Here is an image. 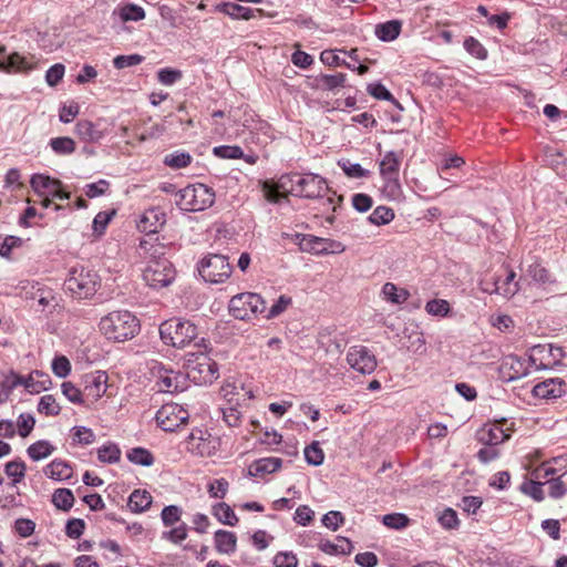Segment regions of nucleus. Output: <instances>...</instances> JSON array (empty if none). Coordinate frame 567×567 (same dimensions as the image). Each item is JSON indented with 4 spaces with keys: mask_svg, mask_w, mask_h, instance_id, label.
Returning <instances> with one entry per match:
<instances>
[{
    "mask_svg": "<svg viewBox=\"0 0 567 567\" xmlns=\"http://www.w3.org/2000/svg\"><path fill=\"white\" fill-rule=\"evenodd\" d=\"M43 472L45 476L54 481H65L73 475L72 466L68 462L58 458L48 464Z\"/></svg>",
    "mask_w": 567,
    "mask_h": 567,
    "instance_id": "b1692460",
    "label": "nucleus"
},
{
    "mask_svg": "<svg viewBox=\"0 0 567 567\" xmlns=\"http://www.w3.org/2000/svg\"><path fill=\"white\" fill-rule=\"evenodd\" d=\"M198 271L205 281L220 284L230 277L233 267L226 256L208 254L200 260Z\"/></svg>",
    "mask_w": 567,
    "mask_h": 567,
    "instance_id": "1a4fd4ad",
    "label": "nucleus"
},
{
    "mask_svg": "<svg viewBox=\"0 0 567 567\" xmlns=\"http://www.w3.org/2000/svg\"><path fill=\"white\" fill-rule=\"evenodd\" d=\"M192 159L193 158L189 153L175 151L165 155L163 163L173 169H179L187 167L192 163Z\"/></svg>",
    "mask_w": 567,
    "mask_h": 567,
    "instance_id": "c9c22d12",
    "label": "nucleus"
},
{
    "mask_svg": "<svg viewBox=\"0 0 567 567\" xmlns=\"http://www.w3.org/2000/svg\"><path fill=\"white\" fill-rule=\"evenodd\" d=\"M113 14H117L123 22L140 21L145 18V11L142 7L127 3L114 10Z\"/></svg>",
    "mask_w": 567,
    "mask_h": 567,
    "instance_id": "72a5a7b5",
    "label": "nucleus"
},
{
    "mask_svg": "<svg viewBox=\"0 0 567 567\" xmlns=\"http://www.w3.org/2000/svg\"><path fill=\"white\" fill-rule=\"evenodd\" d=\"M182 76V71L171 68H164L157 72V79L164 85H173L178 80H181Z\"/></svg>",
    "mask_w": 567,
    "mask_h": 567,
    "instance_id": "e2e57ef3",
    "label": "nucleus"
},
{
    "mask_svg": "<svg viewBox=\"0 0 567 567\" xmlns=\"http://www.w3.org/2000/svg\"><path fill=\"white\" fill-rule=\"evenodd\" d=\"M229 487V483L225 478L214 480L208 485V493L210 497L214 498H224L227 494Z\"/></svg>",
    "mask_w": 567,
    "mask_h": 567,
    "instance_id": "69168bd1",
    "label": "nucleus"
},
{
    "mask_svg": "<svg viewBox=\"0 0 567 567\" xmlns=\"http://www.w3.org/2000/svg\"><path fill=\"white\" fill-rule=\"evenodd\" d=\"M158 426L166 432H173L189 419V412L177 403L164 404L156 413Z\"/></svg>",
    "mask_w": 567,
    "mask_h": 567,
    "instance_id": "f8f14e48",
    "label": "nucleus"
},
{
    "mask_svg": "<svg viewBox=\"0 0 567 567\" xmlns=\"http://www.w3.org/2000/svg\"><path fill=\"white\" fill-rule=\"evenodd\" d=\"M347 362L353 370L362 374H370L377 368L374 354L364 346L350 347L347 352Z\"/></svg>",
    "mask_w": 567,
    "mask_h": 567,
    "instance_id": "2eb2a0df",
    "label": "nucleus"
},
{
    "mask_svg": "<svg viewBox=\"0 0 567 567\" xmlns=\"http://www.w3.org/2000/svg\"><path fill=\"white\" fill-rule=\"evenodd\" d=\"M282 461L279 457H265L255 461L249 466V475L251 476H264L265 474H271L281 467Z\"/></svg>",
    "mask_w": 567,
    "mask_h": 567,
    "instance_id": "393cba45",
    "label": "nucleus"
},
{
    "mask_svg": "<svg viewBox=\"0 0 567 567\" xmlns=\"http://www.w3.org/2000/svg\"><path fill=\"white\" fill-rule=\"evenodd\" d=\"M215 202V193L204 184H193L179 189L175 194V203L186 212H202Z\"/></svg>",
    "mask_w": 567,
    "mask_h": 567,
    "instance_id": "6e6552de",
    "label": "nucleus"
},
{
    "mask_svg": "<svg viewBox=\"0 0 567 567\" xmlns=\"http://www.w3.org/2000/svg\"><path fill=\"white\" fill-rule=\"evenodd\" d=\"M37 375L44 377L42 385L38 386L35 383H33V374H30L28 378H23L13 371H9L8 373L3 374L0 386L9 394L19 385H23L24 389L30 393H40L41 391L49 390L52 385L50 377L43 372H37Z\"/></svg>",
    "mask_w": 567,
    "mask_h": 567,
    "instance_id": "ddd939ff",
    "label": "nucleus"
},
{
    "mask_svg": "<svg viewBox=\"0 0 567 567\" xmlns=\"http://www.w3.org/2000/svg\"><path fill=\"white\" fill-rule=\"evenodd\" d=\"M402 22L399 20H391L375 25L374 33L377 38L383 42H391L395 40L401 32Z\"/></svg>",
    "mask_w": 567,
    "mask_h": 567,
    "instance_id": "a878e982",
    "label": "nucleus"
},
{
    "mask_svg": "<svg viewBox=\"0 0 567 567\" xmlns=\"http://www.w3.org/2000/svg\"><path fill=\"white\" fill-rule=\"evenodd\" d=\"M305 458L308 464L319 466L323 463L324 454L318 442H313L305 449Z\"/></svg>",
    "mask_w": 567,
    "mask_h": 567,
    "instance_id": "5fc2aeb1",
    "label": "nucleus"
},
{
    "mask_svg": "<svg viewBox=\"0 0 567 567\" xmlns=\"http://www.w3.org/2000/svg\"><path fill=\"white\" fill-rule=\"evenodd\" d=\"M62 393L74 404H85L83 390L78 389L71 382H63L61 385Z\"/></svg>",
    "mask_w": 567,
    "mask_h": 567,
    "instance_id": "6e6d98bb",
    "label": "nucleus"
},
{
    "mask_svg": "<svg viewBox=\"0 0 567 567\" xmlns=\"http://www.w3.org/2000/svg\"><path fill=\"white\" fill-rule=\"evenodd\" d=\"M53 504L63 511H69L74 503L73 493L68 488H58L52 496Z\"/></svg>",
    "mask_w": 567,
    "mask_h": 567,
    "instance_id": "c03bdc74",
    "label": "nucleus"
},
{
    "mask_svg": "<svg viewBox=\"0 0 567 567\" xmlns=\"http://www.w3.org/2000/svg\"><path fill=\"white\" fill-rule=\"evenodd\" d=\"M213 515L223 524L235 526L238 523L233 508L226 503H218L213 506Z\"/></svg>",
    "mask_w": 567,
    "mask_h": 567,
    "instance_id": "f704fd0d",
    "label": "nucleus"
},
{
    "mask_svg": "<svg viewBox=\"0 0 567 567\" xmlns=\"http://www.w3.org/2000/svg\"><path fill=\"white\" fill-rule=\"evenodd\" d=\"M152 372L157 378L156 384L159 392L173 393L179 390L182 379L179 373L165 368L158 362L153 365Z\"/></svg>",
    "mask_w": 567,
    "mask_h": 567,
    "instance_id": "6ab92c4d",
    "label": "nucleus"
},
{
    "mask_svg": "<svg viewBox=\"0 0 567 567\" xmlns=\"http://www.w3.org/2000/svg\"><path fill=\"white\" fill-rule=\"evenodd\" d=\"M213 153L220 158L237 159L244 156L241 147L237 145H221L216 146Z\"/></svg>",
    "mask_w": 567,
    "mask_h": 567,
    "instance_id": "13d9d810",
    "label": "nucleus"
},
{
    "mask_svg": "<svg viewBox=\"0 0 567 567\" xmlns=\"http://www.w3.org/2000/svg\"><path fill=\"white\" fill-rule=\"evenodd\" d=\"M218 10L233 19L249 20L255 17L252 9L231 2L219 4Z\"/></svg>",
    "mask_w": 567,
    "mask_h": 567,
    "instance_id": "2f4dec72",
    "label": "nucleus"
},
{
    "mask_svg": "<svg viewBox=\"0 0 567 567\" xmlns=\"http://www.w3.org/2000/svg\"><path fill=\"white\" fill-rule=\"evenodd\" d=\"M100 286L97 274L84 266H74L70 269L64 281V288L78 299L92 297Z\"/></svg>",
    "mask_w": 567,
    "mask_h": 567,
    "instance_id": "0eeeda50",
    "label": "nucleus"
},
{
    "mask_svg": "<svg viewBox=\"0 0 567 567\" xmlns=\"http://www.w3.org/2000/svg\"><path fill=\"white\" fill-rule=\"evenodd\" d=\"M401 162V153L389 151L383 155L379 163V172L383 182L382 194L390 200H396L402 195V187L399 178Z\"/></svg>",
    "mask_w": 567,
    "mask_h": 567,
    "instance_id": "423d86ee",
    "label": "nucleus"
},
{
    "mask_svg": "<svg viewBox=\"0 0 567 567\" xmlns=\"http://www.w3.org/2000/svg\"><path fill=\"white\" fill-rule=\"evenodd\" d=\"M493 286L494 288L492 290L485 289V291L491 293L495 292L505 298L513 297L519 289L515 271L507 267H503L502 274L494 278Z\"/></svg>",
    "mask_w": 567,
    "mask_h": 567,
    "instance_id": "a211bd4d",
    "label": "nucleus"
},
{
    "mask_svg": "<svg viewBox=\"0 0 567 567\" xmlns=\"http://www.w3.org/2000/svg\"><path fill=\"white\" fill-rule=\"evenodd\" d=\"M32 69L30 62L17 52L7 53L4 47H0V71L22 72Z\"/></svg>",
    "mask_w": 567,
    "mask_h": 567,
    "instance_id": "4be33fe9",
    "label": "nucleus"
},
{
    "mask_svg": "<svg viewBox=\"0 0 567 567\" xmlns=\"http://www.w3.org/2000/svg\"><path fill=\"white\" fill-rule=\"evenodd\" d=\"M115 212H100L93 219L92 228L94 234L97 236H101L104 234L109 223L111 221L112 217L114 216Z\"/></svg>",
    "mask_w": 567,
    "mask_h": 567,
    "instance_id": "052dcab7",
    "label": "nucleus"
},
{
    "mask_svg": "<svg viewBox=\"0 0 567 567\" xmlns=\"http://www.w3.org/2000/svg\"><path fill=\"white\" fill-rule=\"evenodd\" d=\"M300 246L302 250L315 255L341 254L346 250L344 245L340 241L312 235H306Z\"/></svg>",
    "mask_w": 567,
    "mask_h": 567,
    "instance_id": "f3484780",
    "label": "nucleus"
},
{
    "mask_svg": "<svg viewBox=\"0 0 567 567\" xmlns=\"http://www.w3.org/2000/svg\"><path fill=\"white\" fill-rule=\"evenodd\" d=\"M544 483L538 482L532 477L530 481L522 484L520 489L524 494L530 496L536 502H542L545 498L543 491Z\"/></svg>",
    "mask_w": 567,
    "mask_h": 567,
    "instance_id": "8fccbe9b",
    "label": "nucleus"
},
{
    "mask_svg": "<svg viewBox=\"0 0 567 567\" xmlns=\"http://www.w3.org/2000/svg\"><path fill=\"white\" fill-rule=\"evenodd\" d=\"M265 301L258 293L243 292L234 296L229 301V312L239 320H250L264 312Z\"/></svg>",
    "mask_w": 567,
    "mask_h": 567,
    "instance_id": "9d476101",
    "label": "nucleus"
},
{
    "mask_svg": "<svg viewBox=\"0 0 567 567\" xmlns=\"http://www.w3.org/2000/svg\"><path fill=\"white\" fill-rule=\"evenodd\" d=\"M215 546L220 554H233L236 550V534L228 530L219 529L215 533Z\"/></svg>",
    "mask_w": 567,
    "mask_h": 567,
    "instance_id": "bb28decb",
    "label": "nucleus"
},
{
    "mask_svg": "<svg viewBox=\"0 0 567 567\" xmlns=\"http://www.w3.org/2000/svg\"><path fill=\"white\" fill-rule=\"evenodd\" d=\"M61 406L51 394L41 396L38 403V412L47 416H55L60 413Z\"/></svg>",
    "mask_w": 567,
    "mask_h": 567,
    "instance_id": "ea45409f",
    "label": "nucleus"
},
{
    "mask_svg": "<svg viewBox=\"0 0 567 567\" xmlns=\"http://www.w3.org/2000/svg\"><path fill=\"white\" fill-rule=\"evenodd\" d=\"M167 247L158 238H148L140 243L138 254L146 259L143 269V280L154 289L169 286L175 279L176 271L173 264L164 256Z\"/></svg>",
    "mask_w": 567,
    "mask_h": 567,
    "instance_id": "f257e3e1",
    "label": "nucleus"
},
{
    "mask_svg": "<svg viewBox=\"0 0 567 567\" xmlns=\"http://www.w3.org/2000/svg\"><path fill=\"white\" fill-rule=\"evenodd\" d=\"M101 333L115 342L133 339L141 329L140 320L128 310H116L102 317L99 323Z\"/></svg>",
    "mask_w": 567,
    "mask_h": 567,
    "instance_id": "7ed1b4c3",
    "label": "nucleus"
},
{
    "mask_svg": "<svg viewBox=\"0 0 567 567\" xmlns=\"http://www.w3.org/2000/svg\"><path fill=\"white\" fill-rule=\"evenodd\" d=\"M76 135L84 142H97L103 137V132L87 120H81L75 125Z\"/></svg>",
    "mask_w": 567,
    "mask_h": 567,
    "instance_id": "cd10ccee",
    "label": "nucleus"
},
{
    "mask_svg": "<svg viewBox=\"0 0 567 567\" xmlns=\"http://www.w3.org/2000/svg\"><path fill=\"white\" fill-rule=\"evenodd\" d=\"M463 47L465 51L471 54L472 56L478 59V60H486L487 59V50L485 47L474 37H467L465 38L463 42Z\"/></svg>",
    "mask_w": 567,
    "mask_h": 567,
    "instance_id": "a18cd8bd",
    "label": "nucleus"
},
{
    "mask_svg": "<svg viewBox=\"0 0 567 567\" xmlns=\"http://www.w3.org/2000/svg\"><path fill=\"white\" fill-rule=\"evenodd\" d=\"M381 293L384 300L394 305H401L405 302L410 297V292L406 289L398 288L392 282L384 284Z\"/></svg>",
    "mask_w": 567,
    "mask_h": 567,
    "instance_id": "c756f323",
    "label": "nucleus"
},
{
    "mask_svg": "<svg viewBox=\"0 0 567 567\" xmlns=\"http://www.w3.org/2000/svg\"><path fill=\"white\" fill-rule=\"evenodd\" d=\"M382 523L389 528L400 530L409 525L410 518L405 514L392 513L384 515Z\"/></svg>",
    "mask_w": 567,
    "mask_h": 567,
    "instance_id": "3c124183",
    "label": "nucleus"
},
{
    "mask_svg": "<svg viewBox=\"0 0 567 567\" xmlns=\"http://www.w3.org/2000/svg\"><path fill=\"white\" fill-rule=\"evenodd\" d=\"M73 444L90 445L95 441L94 432L86 426H74L71 430Z\"/></svg>",
    "mask_w": 567,
    "mask_h": 567,
    "instance_id": "a19ab883",
    "label": "nucleus"
},
{
    "mask_svg": "<svg viewBox=\"0 0 567 567\" xmlns=\"http://www.w3.org/2000/svg\"><path fill=\"white\" fill-rule=\"evenodd\" d=\"M368 93L377 100L390 101L395 104L399 109H402L401 104L394 99L391 92L381 83H371L367 87Z\"/></svg>",
    "mask_w": 567,
    "mask_h": 567,
    "instance_id": "49530a36",
    "label": "nucleus"
},
{
    "mask_svg": "<svg viewBox=\"0 0 567 567\" xmlns=\"http://www.w3.org/2000/svg\"><path fill=\"white\" fill-rule=\"evenodd\" d=\"M127 458L137 465L151 466L154 463L153 454L143 447H134L127 452Z\"/></svg>",
    "mask_w": 567,
    "mask_h": 567,
    "instance_id": "79ce46f5",
    "label": "nucleus"
},
{
    "mask_svg": "<svg viewBox=\"0 0 567 567\" xmlns=\"http://www.w3.org/2000/svg\"><path fill=\"white\" fill-rule=\"evenodd\" d=\"M513 423L503 419L492 425L484 426L477 432L478 441L484 445L497 446L511 437Z\"/></svg>",
    "mask_w": 567,
    "mask_h": 567,
    "instance_id": "dca6fc26",
    "label": "nucleus"
},
{
    "mask_svg": "<svg viewBox=\"0 0 567 567\" xmlns=\"http://www.w3.org/2000/svg\"><path fill=\"white\" fill-rule=\"evenodd\" d=\"M288 183L290 184L289 193L310 199H317L328 190L327 181L313 173H293L280 178L281 187H286Z\"/></svg>",
    "mask_w": 567,
    "mask_h": 567,
    "instance_id": "39448f33",
    "label": "nucleus"
},
{
    "mask_svg": "<svg viewBox=\"0 0 567 567\" xmlns=\"http://www.w3.org/2000/svg\"><path fill=\"white\" fill-rule=\"evenodd\" d=\"M51 367L53 373L59 378H65L71 372V363L64 355L55 357Z\"/></svg>",
    "mask_w": 567,
    "mask_h": 567,
    "instance_id": "0e129e2a",
    "label": "nucleus"
},
{
    "mask_svg": "<svg viewBox=\"0 0 567 567\" xmlns=\"http://www.w3.org/2000/svg\"><path fill=\"white\" fill-rule=\"evenodd\" d=\"M159 336L165 344L177 349H184L192 344L197 349L205 348L207 343L205 338L198 337L197 326L183 318H172L162 322Z\"/></svg>",
    "mask_w": 567,
    "mask_h": 567,
    "instance_id": "f03ea898",
    "label": "nucleus"
},
{
    "mask_svg": "<svg viewBox=\"0 0 567 567\" xmlns=\"http://www.w3.org/2000/svg\"><path fill=\"white\" fill-rule=\"evenodd\" d=\"M54 179L55 178H51L48 175L34 174L30 179V184L35 193L40 196H44L49 188L54 186Z\"/></svg>",
    "mask_w": 567,
    "mask_h": 567,
    "instance_id": "09e8293b",
    "label": "nucleus"
},
{
    "mask_svg": "<svg viewBox=\"0 0 567 567\" xmlns=\"http://www.w3.org/2000/svg\"><path fill=\"white\" fill-rule=\"evenodd\" d=\"M52 151L60 156H68L75 152V141L69 136L53 137L49 141Z\"/></svg>",
    "mask_w": 567,
    "mask_h": 567,
    "instance_id": "7c9ffc66",
    "label": "nucleus"
},
{
    "mask_svg": "<svg viewBox=\"0 0 567 567\" xmlns=\"http://www.w3.org/2000/svg\"><path fill=\"white\" fill-rule=\"evenodd\" d=\"M110 189V182L106 179H100L95 183L86 184L84 193L89 198H95L105 195Z\"/></svg>",
    "mask_w": 567,
    "mask_h": 567,
    "instance_id": "bf43d9fd",
    "label": "nucleus"
},
{
    "mask_svg": "<svg viewBox=\"0 0 567 567\" xmlns=\"http://www.w3.org/2000/svg\"><path fill=\"white\" fill-rule=\"evenodd\" d=\"M166 223V214L161 207L146 209L137 221V228L142 233L155 234Z\"/></svg>",
    "mask_w": 567,
    "mask_h": 567,
    "instance_id": "aec40b11",
    "label": "nucleus"
},
{
    "mask_svg": "<svg viewBox=\"0 0 567 567\" xmlns=\"http://www.w3.org/2000/svg\"><path fill=\"white\" fill-rule=\"evenodd\" d=\"M220 447V439L207 430L194 429L186 441V450L200 457H209Z\"/></svg>",
    "mask_w": 567,
    "mask_h": 567,
    "instance_id": "9b49d317",
    "label": "nucleus"
},
{
    "mask_svg": "<svg viewBox=\"0 0 567 567\" xmlns=\"http://www.w3.org/2000/svg\"><path fill=\"white\" fill-rule=\"evenodd\" d=\"M27 465L21 460H13L6 464L4 473L12 478L11 485L21 483L25 476Z\"/></svg>",
    "mask_w": 567,
    "mask_h": 567,
    "instance_id": "e433bc0d",
    "label": "nucleus"
},
{
    "mask_svg": "<svg viewBox=\"0 0 567 567\" xmlns=\"http://www.w3.org/2000/svg\"><path fill=\"white\" fill-rule=\"evenodd\" d=\"M320 548L322 551L329 555L334 554H350L353 546L351 542L347 538H340L338 544H333L331 542L321 543Z\"/></svg>",
    "mask_w": 567,
    "mask_h": 567,
    "instance_id": "37998d69",
    "label": "nucleus"
},
{
    "mask_svg": "<svg viewBox=\"0 0 567 567\" xmlns=\"http://www.w3.org/2000/svg\"><path fill=\"white\" fill-rule=\"evenodd\" d=\"M208 343L186 354V375L197 384H210L218 378V365L207 355Z\"/></svg>",
    "mask_w": 567,
    "mask_h": 567,
    "instance_id": "20e7f679",
    "label": "nucleus"
},
{
    "mask_svg": "<svg viewBox=\"0 0 567 567\" xmlns=\"http://www.w3.org/2000/svg\"><path fill=\"white\" fill-rule=\"evenodd\" d=\"M551 351V344H535L529 350L528 361L529 365L534 370H547L550 369V361H548V354Z\"/></svg>",
    "mask_w": 567,
    "mask_h": 567,
    "instance_id": "5701e85b",
    "label": "nucleus"
},
{
    "mask_svg": "<svg viewBox=\"0 0 567 567\" xmlns=\"http://www.w3.org/2000/svg\"><path fill=\"white\" fill-rule=\"evenodd\" d=\"M121 456V451L116 444L109 443L97 450V458L103 463H116Z\"/></svg>",
    "mask_w": 567,
    "mask_h": 567,
    "instance_id": "de8ad7c7",
    "label": "nucleus"
},
{
    "mask_svg": "<svg viewBox=\"0 0 567 567\" xmlns=\"http://www.w3.org/2000/svg\"><path fill=\"white\" fill-rule=\"evenodd\" d=\"M338 166L350 178H365L370 175V172L363 168L359 163H352L347 158L339 159Z\"/></svg>",
    "mask_w": 567,
    "mask_h": 567,
    "instance_id": "4c0bfd02",
    "label": "nucleus"
},
{
    "mask_svg": "<svg viewBox=\"0 0 567 567\" xmlns=\"http://www.w3.org/2000/svg\"><path fill=\"white\" fill-rule=\"evenodd\" d=\"M152 501V495L148 492L135 489L128 497L127 506L134 513H142L151 506Z\"/></svg>",
    "mask_w": 567,
    "mask_h": 567,
    "instance_id": "c85d7f7f",
    "label": "nucleus"
},
{
    "mask_svg": "<svg viewBox=\"0 0 567 567\" xmlns=\"http://www.w3.org/2000/svg\"><path fill=\"white\" fill-rule=\"evenodd\" d=\"M394 210L386 206H378L368 217L369 221L373 225L381 226L388 225L394 219Z\"/></svg>",
    "mask_w": 567,
    "mask_h": 567,
    "instance_id": "58836bf2",
    "label": "nucleus"
},
{
    "mask_svg": "<svg viewBox=\"0 0 567 567\" xmlns=\"http://www.w3.org/2000/svg\"><path fill=\"white\" fill-rule=\"evenodd\" d=\"M275 567H297L298 558L291 551H280L274 557Z\"/></svg>",
    "mask_w": 567,
    "mask_h": 567,
    "instance_id": "774afa93",
    "label": "nucleus"
},
{
    "mask_svg": "<svg viewBox=\"0 0 567 567\" xmlns=\"http://www.w3.org/2000/svg\"><path fill=\"white\" fill-rule=\"evenodd\" d=\"M107 374L104 371H94L83 377V394L85 404L95 403L107 390Z\"/></svg>",
    "mask_w": 567,
    "mask_h": 567,
    "instance_id": "4468645a",
    "label": "nucleus"
},
{
    "mask_svg": "<svg viewBox=\"0 0 567 567\" xmlns=\"http://www.w3.org/2000/svg\"><path fill=\"white\" fill-rule=\"evenodd\" d=\"M347 75L344 73L322 74L319 82L324 90L332 91L344 85Z\"/></svg>",
    "mask_w": 567,
    "mask_h": 567,
    "instance_id": "864d4df0",
    "label": "nucleus"
},
{
    "mask_svg": "<svg viewBox=\"0 0 567 567\" xmlns=\"http://www.w3.org/2000/svg\"><path fill=\"white\" fill-rule=\"evenodd\" d=\"M565 392L566 382L559 378L545 380L533 388V394L540 399H557Z\"/></svg>",
    "mask_w": 567,
    "mask_h": 567,
    "instance_id": "412c9836",
    "label": "nucleus"
},
{
    "mask_svg": "<svg viewBox=\"0 0 567 567\" xmlns=\"http://www.w3.org/2000/svg\"><path fill=\"white\" fill-rule=\"evenodd\" d=\"M35 424V419L32 414L29 413H22L19 415L17 421V427L20 436L27 437L31 431L33 430Z\"/></svg>",
    "mask_w": 567,
    "mask_h": 567,
    "instance_id": "680f3d73",
    "label": "nucleus"
},
{
    "mask_svg": "<svg viewBox=\"0 0 567 567\" xmlns=\"http://www.w3.org/2000/svg\"><path fill=\"white\" fill-rule=\"evenodd\" d=\"M321 522L327 528L337 530L341 525H343L344 516L338 511H330L323 515Z\"/></svg>",
    "mask_w": 567,
    "mask_h": 567,
    "instance_id": "338daca9",
    "label": "nucleus"
},
{
    "mask_svg": "<svg viewBox=\"0 0 567 567\" xmlns=\"http://www.w3.org/2000/svg\"><path fill=\"white\" fill-rule=\"evenodd\" d=\"M55 451V447L45 440L37 441L27 449L29 457L33 461L47 458Z\"/></svg>",
    "mask_w": 567,
    "mask_h": 567,
    "instance_id": "473e14b6",
    "label": "nucleus"
},
{
    "mask_svg": "<svg viewBox=\"0 0 567 567\" xmlns=\"http://www.w3.org/2000/svg\"><path fill=\"white\" fill-rule=\"evenodd\" d=\"M450 309V303L444 299H432L425 305V310L431 316L445 317Z\"/></svg>",
    "mask_w": 567,
    "mask_h": 567,
    "instance_id": "4d7b16f0",
    "label": "nucleus"
},
{
    "mask_svg": "<svg viewBox=\"0 0 567 567\" xmlns=\"http://www.w3.org/2000/svg\"><path fill=\"white\" fill-rule=\"evenodd\" d=\"M317 200L322 213L329 210L336 212L338 202H341L342 197H338L336 192L328 187V190L323 194V196L318 197Z\"/></svg>",
    "mask_w": 567,
    "mask_h": 567,
    "instance_id": "603ef678",
    "label": "nucleus"
}]
</instances>
